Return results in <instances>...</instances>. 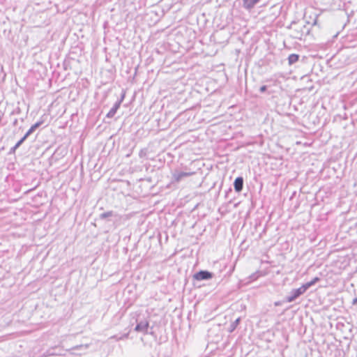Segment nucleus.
Segmentation results:
<instances>
[{"mask_svg":"<svg viewBox=\"0 0 357 357\" xmlns=\"http://www.w3.org/2000/svg\"><path fill=\"white\" fill-rule=\"evenodd\" d=\"M195 174L194 172H179L175 170L172 173V181L176 183H179L184 178L192 176Z\"/></svg>","mask_w":357,"mask_h":357,"instance_id":"1","label":"nucleus"},{"mask_svg":"<svg viewBox=\"0 0 357 357\" xmlns=\"http://www.w3.org/2000/svg\"><path fill=\"white\" fill-rule=\"evenodd\" d=\"M306 291L303 289V287L301 286L298 289H292L290 292V295L287 296L285 300L288 303H291L294 301L297 298L303 294Z\"/></svg>","mask_w":357,"mask_h":357,"instance_id":"2","label":"nucleus"},{"mask_svg":"<svg viewBox=\"0 0 357 357\" xmlns=\"http://www.w3.org/2000/svg\"><path fill=\"white\" fill-rule=\"evenodd\" d=\"M213 274L208 271H199L193 275V278L197 281L208 280L213 278Z\"/></svg>","mask_w":357,"mask_h":357,"instance_id":"3","label":"nucleus"},{"mask_svg":"<svg viewBox=\"0 0 357 357\" xmlns=\"http://www.w3.org/2000/svg\"><path fill=\"white\" fill-rule=\"evenodd\" d=\"M89 344L76 345L70 349V354L73 355L84 354L86 351L89 348Z\"/></svg>","mask_w":357,"mask_h":357,"instance_id":"4","label":"nucleus"},{"mask_svg":"<svg viewBox=\"0 0 357 357\" xmlns=\"http://www.w3.org/2000/svg\"><path fill=\"white\" fill-rule=\"evenodd\" d=\"M149 323L147 320L137 321V324L135 328V331L137 332L146 333L149 328Z\"/></svg>","mask_w":357,"mask_h":357,"instance_id":"5","label":"nucleus"},{"mask_svg":"<svg viewBox=\"0 0 357 357\" xmlns=\"http://www.w3.org/2000/svg\"><path fill=\"white\" fill-rule=\"evenodd\" d=\"M243 178L242 176H238L236 178L234 182V188L236 192H241L243 188Z\"/></svg>","mask_w":357,"mask_h":357,"instance_id":"6","label":"nucleus"},{"mask_svg":"<svg viewBox=\"0 0 357 357\" xmlns=\"http://www.w3.org/2000/svg\"><path fill=\"white\" fill-rule=\"evenodd\" d=\"M120 106H121L120 102L116 101L115 102V104L113 105V107L111 108L109 112L107 113V117H108V118L113 117L115 115V114L116 113V112L119 109V108L120 107Z\"/></svg>","mask_w":357,"mask_h":357,"instance_id":"7","label":"nucleus"},{"mask_svg":"<svg viewBox=\"0 0 357 357\" xmlns=\"http://www.w3.org/2000/svg\"><path fill=\"white\" fill-rule=\"evenodd\" d=\"M300 28V31H297V33L294 35L295 38H301L304 34H307L309 33V29L306 28L305 25H302Z\"/></svg>","mask_w":357,"mask_h":357,"instance_id":"8","label":"nucleus"},{"mask_svg":"<svg viewBox=\"0 0 357 357\" xmlns=\"http://www.w3.org/2000/svg\"><path fill=\"white\" fill-rule=\"evenodd\" d=\"M241 322V318H237L235 321H232L228 327L227 331L230 333L234 332Z\"/></svg>","mask_w":357,"mask_h":357,"instance_id":"9","label":"nucleus"},{"mask_svg":"<svg viewBox=\"0 0 357 357\" xmlns=\"http://www.w3.org/2000/svg\"><path fill=\"white\" fill-rule=\"evenodd\" d=\"M260 0H243V6L248 9L252 8Z\"/></svg>","mask_w":357,"mask_h":357,"instance_id":"10","label":"nucleus"},{"mask_svg":"<svg viewBox=\"0 0 357 357\" xmlns=\"http://www.w3.org/2000/svg\"><path fill=\"white\" fill-rule=\"evenodd\" d=\"M319 280H320L319 278L315 277L311 281L303 284L302 286L303 287V289H305V290L307 291L309 288H310L312 286L314 285Z\"/></svg>","mask_w":357,"mask_h":357,"instance_id":"11","label":"nucleus"},{"mask_svg":"<svg viewBox=\"0 0 357 357\" xmlns=\"http://www.w3.org/2000/svg\"><path fill=\"white\" fill-rule=\"evenodd\" d=\"M299 59V55L296 54H291L288 57V63L289 65L294 64Z\"/></svg>","mask_w":357,"mask_h":357,"instance_id":"12","label":"nucleus"},{"mask_svg":"<svg viewBox=\"0 0 357 357\" xmlns=\"http://www.w3.org/2000/svg\"><path fill=\"white\" fill-rule=\"evenodd\" d=\"M113 215H114V212L112 211H107V212L100 214L99 217H100V219L104 220L105 218L112 217Z\"/></svg>","mask_w":357,"mask_h":357,"instance_id":"13","label":"nucleus"},{"mask_svg":"<svg viewBox=\"0 0 357 357\" xmlns=\"http://www.w3.org/2000/svg\"><path fill=\"white\" fill-rule=\"evenodd\" d=\"M36 130V128H35V126L32 125L31 128L28 130V131L25 133V137L28 138V137L30 136Z\"/></svg>","mask_w":357,"mask_h":357,"instance_id":"14","label":"nucleus"},{"mask_svg":"<svg viewBox=\"0 0 357 357\" xmlns=\"http://www.w3.org/2000/svg\"><path fill=\"white\" fill-rule=\"evenodd\" d=\"M27 139V137H25V135H24L16 144H15V146L18 149L22 144L23 142Z\"/></svg>","mask_w":357,"mask_h":357,"instance_id":"15","label":"nucleus"},{"mask_svg":"<svg viewBox=\"0 0 357 357\" xmlns=\"http://www.w3.org/2000/svg\"><path fill=\"white\" fill-rule=\"evenodd\" d=\"M43 123H44V120L43 119V117H42L40 121H37L36 123L33 124V126H35V128L37 129L40 126H42L43 124Z\"/></svg>","mask_w":357,"mask_h":357,"instance_id":"16","label":"nucleus"},{"mask_svg":"<svg viewBox=\"0 0 357 357\" xmlns=\"http://www.w3.org/2000/svg\"><path fill=\"white\" fill-rule=\"evenodd\" d=\"M17 148L15 146H13V147L10 149V151H9V152H8V154H9V155L15 154V151H16V150H17Z\"/></svg>","mask_w":357,"mask_h":357,"instance_id":"17","label":"nucleus"},{"mask_svg":"<svg viewBox=\"0 0 357 357\" xmlns=\"http://www.w3.org/2000/svg\"><path fill=\"white\" fill-rule=\"evenodd\" d=\"M125 96H126V92L124 91H122L121 98L117 102H120V104H121V102H123V100L125 98Z\"/></svg>","mask_w":357,"mask_h":357,"instance_id":"18","label":"nucleus"},{"mask_svg":"<svg viewBox=\"0 0 357 357\" xmlns=\"http://www.w3.org/2000/svg\"><path fill=\"white\" fill-rule=\"evenodd\" d=\"M267 90V86L266 85H263L259 88V91L261 93H264Z\"/></svg>","mask_w":357,"mask_h":357,"instance_id":"19","label":"nucleus"},{"mask_svg":"<svg viewBox=\"0 0 357 357\" xmlns=\"http://www.w3.org/2000/svg\"><path fill=\"white\" fill-rule=\"evenodd\" d=\"M353 305H357V298H355L352 301Z\"/></svg>","mask_w":357,"mask_h":357,"instance_id":"20","label":"nucleus"},{"mask_svg":"<svg viewBox=\"0 0 357 357\" xmlns=\"http://www.w3.org/2000/svg\"><path fill=\"white\" fill-rule=\"evenodd\" d=\"M250 278H251L252 280H255V279H256L255 274L252 275Z\"/></svg>","mask_w":357,"mask_h":357,"instance_id":"21","label":"nucleus"},{"mask_svg":"<svg viewBox=\"0 0 357 357\" xmlns=\"http://www.w3.org/2000/svg\"><path fill=\"white\" fill-rule=\"evenodd\" d=\"M17 123V119H15V121H13V124L15 126Z\"/></svg>","mask_w":357,"mask_h":357,"instance_id":"22","label":"nucleus"},{"mask_svg":"<svg viewBox=\"0 0 357 357\" xmlns=\"http://www.w3.org/2000/svg\"><path fill=\"white\" fill-rule=\"evenodd\" d=\"M280 305V302H275V305H276V306Z\"/></svg>","mask_w":357,"mask_h":357,"instance_id":"23","label":"nucleus"},{"mask_svg":"<svg viewBox=\"0 0 357 357\" xmlns=\"http://www.w3.org/2000/svg\"><path fill=\"white\" fill-rule=\"evenodd\" d=\"M229 192H231V188H229V190H228V192H227V194Z\"/></svg>","mask_w":357,"mask_h":357,"instance_id":"24","label":"nucleus"}]
</instances>
